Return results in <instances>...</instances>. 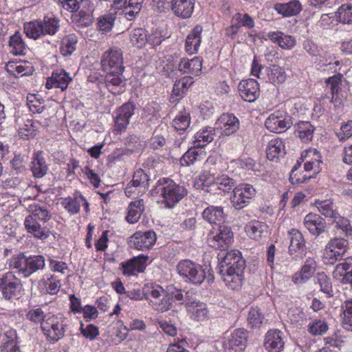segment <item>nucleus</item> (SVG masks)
<instances>
[{
	"mask_svg": "<svg viewBox=\"0 0 352 352\" xmlns=\"http://www.w3.org/2000/svg\"><path fill=\"white\" fill-rule=\"evenodd\" d=\"M30 214L25 219L24 226L27 232L35 239L45 241L52 232L45 226H42L38 221L47 222L50 218V212L43 206L38 204H32L29 206Z\"/></svg>",
	"mask_w": 352,
	"mask_h": 352,
	"instance_id": "nucleus-1",
	"label": "nucleus"
},
{
	"mask_svg": "<svg viewBox=\"0 0 352 352\" xmlns=\"http://www.w3.org/2000/svg\"><path fill=\"white\" fill-rule=\"evenodd\" d=\"M153 195H160L162 197V203L167 208H173L187 194L186 189L176 184L169 178L160 179L154 188L151 190Z\"/></svg>",
	"mask_w": 352,
	"mask_h": 352,
	"instance_id": "nucleus-2",
	"label": "nucleus"
},
{
	"mask_svg": "<svg viewBox=\"0 0 352 352\" xmlns=\"http://www.w3.org/2000/svg\"><path fill=\"white\" fill-rule=\"evenodd\" d=\"M60 28V21L54 15H46L39 19L25 23L24 32L28 38L34 40L46 35H54Z\"/></svg>",
	"mask_w": 352,
	"mask_h": 352,
	"instance_id": "nucleus-3",
	"label": "nucleus"
},
{
	"mask_svg": "<svg viewBox=\"0 0 352 352\" xmlns=\"http://www.w3.org/2000/svg\"><path fill=\"white\" fill-rule=\"evenodd\" d=\"M69 320L61 314L48 316L42 322L41 330L48 341L56 343L64 338Z\"/></svg>",
	"mask_w": 352,
	"mask_h": 352,
	"instance_id": "nucleus-4",
	"label": "nucleus"
},
{
	"mask_svg": "<svg viewBox=\"0 0 352 352\" xmlns=\"http://www.w3.org/2000/svg\"><path fill=\"white\" fill-rule=\"evenodd\" d=\"M348 241L343 238L335 237L330 240L324 250L323 258L324 264H349L342 258V255L346 250Z\"/></svg>",
	"mask_w": 352,
	"mask_h": 352,
	"instance_id": "nucleus-5",
	"label": "nucleus"
},
{
	"mask_svg": "<svg viewBox=\"0 0 352 352\" xmlns=\"http://www.w3.org/2000/svg\"><path fill=\"white\" fill-rule=\"evenodd\" d=\"M217 270L229 289L238 290L241 287L243 280V265H217Z\"/></svg>",
	"mask_w": 352,
	"mask_h": 352,
	"instance_id": "nucleus-6",
	"label": "nucleus"
},
{
	"mask_svg": "<svg viewBox=\"0 0 352 352\" xmlns=\"http://www.w3.org/2000/svg\"><path fill=\"white\" fill-rule=\"evenodd\" d=\"M210 265H177L178 273L193 284H201L206 276V271L208 272V282H212L213 276L210 274Z\"/></svg>",
	"mask_w": 352,
	"mask_h": 352,
	"instance_id": "nucleus-7",
	"label": "nucleus"
},
{
	"mask_svg": "<svg viewBox=\"0 0 352 352\" xmlns=\"http://www.w3.org/2000/svg\"><path fill=\"white\" fill-rule=\"evenodd\" d=\"M255 195L256 190L252 185L240 184L234 188L230 201L235 209L240 210L246 207Z\"/></svg>",
	"mask_w": 352,
	"mask_h": 352,
	"instance_id": "nucleus-8",
	"label": "nucleus"
},
{
	"mask_svg": "<svg viewBox=\"0 0 352 352\" xmlns=\"http://www.w3.org/2000/svg\"><path fill=\"white\" fill-rule=\"evenodd\" d=\"M101 66L107 72H114L122 74L124 67L122 66V53L118 47L110 48L104 52L102 56Z\"/></svg>",
	"mask_w": 352,
	"mask_h": 352,
	"instance_id": "nucleus-9",
	"label": "nucleus"
},
{
	"mask_svg": "<svg viewBox=\"0 0 352 352\" xmlns=\"http://www.w3.org/2000/svg\"><path fill=\"white\" fill-rule=\"evenodd\" d=\"M21 290L19 278L13 272H7L1 278L0 291L6 300L19 298Z\"/></svg>",
	"mask_w": 352,
	"mask_h": 352,
	"instance_id": "nucleus-10",
	"label": "nucleus"
},
{
	"mask_svg": "<svg viewBox=\"0 0 352 352\" xmlns=\"http://www.w3.org/2000/svg\"><path fill=\"white\" fill-rule=\"evenodd\" d=\"M234 241V234L230 226L219 225L217 232L208 238V245L217 250H227Z\"/></svg>",
	"mask_w": 352,
	"mask_h": 352,
	"instance_id": "nucleus-11",
	"label": "nucleus"
},
{
	"mask_svg": "<svg viewBox=\"0 0 352 352\" xmlns=\"http://www.w3.org/2000/svg\"><path fill=\"white\" fill-rule=\"evenodd\" d=\"M135 108L133 102H129L122 104L116 111L114 118V133L119 134L126 129Z\"/></svg>",
	"mask_w": 352,
	"mask_h": 352,
	"instance_id": "nucleus-12",
	"label": "nucleus"
},
{
	"mask_svg": "<svg viewBox=\"0 0 352 352\" xmlns=\"http://www.w3.org/2000/svg\"><path fill=\"white\" fill-rule=\"evenodd\" d=\"M156 234L153 230L136 232L129 238V244L131 248L145 250L150 249L155 243Z\"/></svg>",
	"mask_w": 352,
	"mask_h": 352,
	"instance_id": "nucleus-13",
	"label": "nucleus"
},
{
	"mask_svg": "<svg viewBox=\"0 0 352 352\" xmlns=\"http://www.w3.org/2000/svg\"><path fill=\"white\" fill-rule=\"evenodd\" d=\"M248 342V331L243 328L234 329L230 334L227 342L225 343L226 349L230 352H243Z\"/></svg>",
	"mask_w": 352,
	"mask_h": 352,
	"instance_id": "nucleus-14",
	"label": "nucleus"
},
{
	"mask_svg": "<svg viewBox=\"0 0 352 352\" xmlns=\"http://www.w3.org/2000/svg\"><path fill=\"white\" fill-rule=\"evenodd\" d=\"M263 346L268 352H280L285 346L284 333L276 329H270L265 336Z\"/></svg>",
	"mask_w": 352,
	"mask_h": 352,
	"instance_id": "nucleus-15",
	"label": "nucleus"
},
{
	"mask_svg": "<svg viewBox=\"0 0 352 352\" xmlns=\"http://www.w3.org/2000/svg\"><path fill=\"white\" fill-rule=\"evenodd\" d=\"M238 90L241 98L249 102H254L260 95L259 85L254 79L241 81L238 86Z\"/></svg>",
	"mask_w": 352,
	"mask_h": 352,
	"instance_id": "nucleus-16",
	"label": "nucleus"
},
{
	"mask_svg": "<svg viewBox=\"0 0 352 352\" xmlns=\"http://www.w3.org/2000/svg\"><path fill=\"white\" fill-rule=\"evenodd\" d=\"M187 315L195 321H204L209 318V310L206 303L200 300H190L186 302Z\"/></svg>",
	"mask_w": 352,
	"mask_h": 352,
	"instance_id": "nucleus-17",
	"label": "nucleus"
},
{
	"mask_svg": "<svg viewBox=\"0 0 352 352\" xmlns=\"http://www.w3.org/2000/svg\"><path fill=\"white\" fill-rule=\"evenodd\" d=\"M290 119L286 118L280 112L272 113L265 120L266 128L273 133H281L291 126Z\"/></svg>",
	"mask_w": 352,
	"mask_h": 352,
	"instance_id": "nucleus-18",
	"label": "nucleus"
},
{
	"mask_svg": "<svg viewBox=\"0 0 352 352\" xmlns=\"http://www.w3.org/2000/svg\"><path fill=\"white\" fill-rule=\"evenodd\" d=\"M195 0H173L167 9L171 10L177 17L188 19L191 16Z\"/></svg>",
	"mask_w": 352,
	"mask_h": 352,
	"instance_id": "nucleus-19",
	"label": "nucleus"
},
{
	"mask_svg": "<svg viewBox=\"0 0 352 352\" xmlns=\"http://www.w3.org/2000/svg\"><path fill=\"white\" fill-rule=\"evenodd\" d=\"M203 59L196 56L192 59L182 58L178 64V70L182 74L198 76L201 73Z\"/></svg>",
	"mask_w": 352,
	"mask_h": 352,
	"instance_id": "nucleus-20",
	"label": "nucleus"
},
{
	"mask_svg": "<svg viewBox=\"0 0 352 352\" xmlns=\"http://www.w3.org/2000/svg\"><path fill=\"white\" fill-rule=\"evenodd\" d=\"M71 81L72 78L68 72L63 69H57L47 80L45 87L48 89L56 87L60 88L61 91H65Z\"/></svg>",
	"mask_w": 352,
	"mask_h": 352,
	"instance_id": "nucleus-21",
	"label": "nucleus"
},
{
	"mask_svg": "<svg viewBox=\"0 0 352 352\" xmlns=\"http://www.w3.org/2000/svg\"><path fill=\"white\" fill-rule=\"evenodd\" d=\"M225 135H230L238 131L240 126L239 119L231 113H223L217 123Z\"/></svg>",
	"mask_w": 352,
	"mask_h": 352,
	"instance_id": "nucleus-22",
	"label": "nucleus"
},
{
	"mask_svg": "<svg viewBox=\"0 0 352 352\" xmlns=\"http://www.w3.org/2000/svg\"><path fill=\"white\" fill-rule=\"evenodd\" d=\"M304 225L310 233L318 236L324 231L326 222L320 215L309 213L304 219Z\"/></svg>",
	"mask_w": 352,
	"mask_h": 352,
	"instance_id": "nucleus-23",
	"label": "nucleus"
},
{
	"mask_svg": "<svg viewBox=\"0 0 352 352\" xmlns=\"http://www.w3.org/2000/svg\"><path fill=\"white\" fill-rule=\"evenodd\" d=\"M290 245L289 252L291 255L295 254V257H301L305 247V240L302 234L296 229H292L289 231Z\"/></svg>",
	"mask_w": 352,
	"mask_h": 352,
	"instance_id": "nucleus-24",
	"label": "nucleus"
},
{
	"mask_svg": "<svg viewBox=\"0 0 352 352\" xmlns=\"http://www.w3.org/2000/svg\"><path fill=\"white\" fill-rule=\"evenodd\" d=\"M202 26L197 25L190 32L186 39V51L189 54H193L198 52L201 42Z\"/></svg>",
	"mask_w": 352,
	"mask_h": 352,
	"instance_id": "nucleus-25",
	"label": "nucleus"
},
{
	"mask_svg": "<svg viewBox=\"0 0 352 352\" xmlns=\"http://www.w3.org/2000/svg\"><path fill=\"white\" fill-rule=\"evenodd\" d=\"M122 74L114 72H107L105 77V84L108 90L113 95H119L124 91V82Z\"/></svg>",
	"mask_w": 352,
	"mask_h": 352,
	"instance_id": "nucleus-26",
	"label": "nucleus"
},
{
	"mask_svg": "<svg viewBox=\"0 0 352 352\" xmlns=\"http://www.w3.org/2000/svg\"><path fill=\"white\" fill-rule=\"evenodd\" d=\"M235 181L228 176L227 175H219L214 178L213 182L210 186H208L210 189H207L208 192H210L212 189L218 190L223 192L224 193L229 192L231 190L235 187Z\"/></svg>",
	"mask_w": 352,
	"mask_h": 352,
	"instance_id": "nucleus-27",
	"label": "nucleus"
},
{
	"mask_svg": "<svg viewBox=\"0 0 352 352\" xmlns=\"http://www.w3.org/2000/svg\"><path fill=\"white\" fill-rule=\"evenodd\" d=\"M285 146L282 139L276 138L270 141L266 149L267 157L271 161H276L285 154Z\"/></svg>",
	"mask_w": 352,
	"mask_h": 352,
	"instance_id": "nucleus-28",
	"label": "nucleus"
},
{
	"mask_svg": "<svg viewBox=\"0 0 352 352\" xmlns=\"http://www.w3.org/2000/svg\"><path fill=\"white\" fill-rule=\"evenodd\" d=\"M1 352H20L16 330L11 329L4 333Z\"/></svg>",
	"mask_w": 352,
	"mask_h": 352,
	"instance_id": "nucleus-29",
	"label": "nucleus"
},
{
	"mask_svg": "<svg viewBox=\"0 0 352 352\" xmlns=\"http://www.w3.org/2000/svg\"><path fill=\"white\" fill-rule=\"evenodd\" d=\"M168 136L166 125H159L154 130L153 135L150 139V146L154 150L163 148L166 145V137Z\"/></svg>",
	"mask_w": 352,
	"mask_h": 352,
	"instance_id": "nucleus-30",
	"label": "nucleus"
},
{
	"mask_svg": "<svg viewBox=\"0 0 352 352\" xmlns=\"http://www.w3.org/2000/svg\"><path fill=\"white\" fill-rule=\"evenodd\" d=\"M295 128V135L302 142L307 143L312 140L315 128L309 122H300Z\"/></svg>",
	"mask_w": 352,
	"mask_h": 352,
	"instance_id": "nucleus-31",
	"label": "nucleus"
},
{
	"mask_svg": "<svg viewBox=\"0 0 352 352\" xmlns=\"http://www.w3.org/2000/svg\"><path fill=\"white\" fill-rule=\"evenodd\" d=\"M202 217L211 224L219 226L224 219L223 208L221 206H209L203 211Z\"/></svg>",
	"mask_w": 352,
	"mask_h": 352,
	"instance_id": "nucleus-32",
	"label": "nucleus"
},
{
	"mask_svg": "<svg viewBox=\"0 0 352 352\" xmlns=\"http://www.w3.org/2000/svg\"><path fill=\"white\" fill-rule=\"evenodd\" d=\"M31 170L35 177H43L48 170V166L43 156L41 153H34L31 162Z\"/></svg>",
	"mask_w": 352,
	"mask_h": 352,
	"instance_id": "nucleus-33",
	"label": "nucleus"
},
{
	"mask_svg": "<svg viewBox=\"0 0 352 352\" xmlns=\"http://www.w3.org/2000/svg\"><path fill=\"white\" fill-rule=\"evenodd\" d=\"M274 9L284 16H291L300 12L301 5L298 1L292 0L287 3H277L274 6Z\"/></svg>",
	"mask_w": 352,
	"mask_h": 352,
	"instance_id": "nucleus-34",
	"label": "nucleus"
},
{
	"mask_svg": "<svg viewBox=\"0 0 352 352\" xmlns=\"http://www.w3.org/2000/svg\"><path fill=\"white\" fill-rule=\"evenodd\" d=\"M215 135V129L212 127L207 126L195 134V144L196 146L203 148L206 144L211 142Z\"/></svg>",
	"mask_w": 352,
	"mask_h": 352,
	"instance_id": "nucleus-35",
	"label": "nucleus"
},
{
	"mask_svg": "<svg viewBox=\"0 0 352 352\" xmlns=\"http://www.w3.org/2000/svg\"><path fill=\"white\" fill-rule=\"evenodd\" d=\"M144 210L143 199H139L131 202L128 206V212L126 217V221L130 223H136Z\"/></svg>",
	"mask_w": 352,
	"mask_h": 352,
	"instance_id": "nucleus-36",
	"label": "nucleus"
},
{
	"mask_svg": "<svg viewBox=\"0 0 352 352\" xmlns=\"http://www.w3.org/2000/svg\"><path fill=\"white\" fill-rule=\"evenodd\" d=\"M45 259L42 255H28L19 252L14 254L11 259L10 264H44Z\"/></svg>",
	"mask_w": 352,
	"mask_h": 352,
	"instance_id": "nucleus-37",
	"label": "nucleus"
},
{
	"mask_svg": "<svg viewBox=\"0 0 352 352\" xmlns=\"http://www.w3.org/2000/svg\"><path fill=\"white\" fill-rule=\"evenodd\" d=\"M81 200H83V196L80 192H75L72 197H65L62 205L69 214H75L80 210Z\"/></svg>",
	"mask_w": 352,
	"mask_h": 352,
	"instance_id": "nucleus-38",
	"label": "nucleus"
},
{
	"mask_svg": "<svg viewBox=\"0 0 352 352\" xmlns=\"http://www.w3.org/2000/svg\"><path fill=\"white\" fill-rule=\"evenodd\" d=\"M10 52L14 55H22L26 50V44L23 41L19 32H16L10 37L9 40Z\"/></svg>",
	"mask_w": 352,
	"mask_h": 352,
	"instance_id": "nucleus-39",
	"label": "nucleus"
},
{
	"mask_svg": "<svg viewBox=\"0 0 352 352\" xmlns=\"http://www.w3.org/2000/svg\"><path fill=\"white\" fill-rule=\"evenodd\" d=\"M219 264H239L242 260L241 252L237 250H233L226 252L225 250H221L217 254Z\"/></svg>",
	"mask_w": 352,
	"mask_h": 352,
	"instance_id": "nucleus-40",
	"label": "nucleus"
},
{
	"mask_svg": "<svg viewBox=\"0 0 352 352\" xmlns=\"http://www.w3.org/2000/svg\"><path fill=\"white\" fill-rule=\"evenodd\" d=\"M341 319L343 327L352 331V299L346 300L341 305Z\"/></svg>",
	"mask_w": 352,
	"mask_h": 352,
	"instance_id": "nucleus-41",
	"label": "nucleus"
},
{
	"mask_svg": "<svg viewBox=\"0 0 352 352\" xmlns=\"http://www.w3.org/2000/svg\"><path fill=\"white\" fill-rule=\"evenodd\" d=\"M328 329V324L324 319H314L307 325V331L314 336H322Z\"/></svg>",
	"mask_w": 352,
	"mask_h": 352,
	"instance_id": "nucleus-42",
	"label": "nucleus"
},
{
	"mask_svg": "<svg viewBox=\"0 0 352 352\" xmlns=\"http://www.w3.org/2000/svg\"><path fill=\"white\" fill-rule=\"evenodd\" d=\"M77 43L78 38L74 34L63 37L60 48L61 54L63 56L71 55L76 50Z\"/></svg>",
	"mask_w": 352,
	"mask_h": 352,
	"instance_id": "nucleus-43",
	"label": "nucleus"
},
{
	"mask_svg": "<svg viewBox=\"0 0 352 352\" xmlns=\"http://www.w3.org/2000/svg\"><path fill=\"white\" fill-rule=\"evenodd\" d=\"M268 80L273 84L282 83L285 80L284 69L278 65H273L266 68Z\"/></svg>",
	"mask_w": 352,
	"mask_h": 352,
	"instance_id": "nucleus-44",
	"label": "nucleus"
},
{
	"mask_svg": "<svg viewBox=\"0 0 352 352\" xmlns=\"http://www.w3.org/2000/svg\"><path fill=\"white\" fill-rule=\"evenodd\" d=\"M265 228V225L260 221H254L248 223L245 226V230L250 238L257 241L261 238Z\"/></svg>",
	"mask_w": 352,
	"mask_h": 352,
	"instance_id": "nucleus-45",
	"label": "nucleus"
},
{
	"mask_svg": "<svg viewBox=\"0 0 352 352\" xmlns=\"http://www.w3.org/2000/svg\"><path fill=\"white\" fill-rule=\"evenodd\" d=\"M192 83L193 80L192 76H185L177 80L174 84L172 95L179 98H182L184 93Z\"/></svg>",
	"mask_w": 352,
	"mask_h": 352,
	"instance_id": "nucleus-46",
	"label": "nucleus"
},
{
	"mask_svg": "<svg viewBox=\"0 0 352 352\" xmlns=\"http://www.w3.org/2000/svg\"><path fill=\"white\" fill-rule=\"evenodd\" d=\"M175 130L179 133L185 131L190 125V116L186 110L180 111L173 121Z\"/></svg>",
	"mask_w": 352,
	"mask_h": 352,
	"instance_id": "nucleus-47",
	"label": "nucleus"
},
{
	"mask_svg": "<svg viewBox=\"0 0 352 352\" xmlns=\"http://www.w3.org/2000/svg\"><path fill=\"white\" fill-rule=\"evenodd\" d=\"M10 272L17 274L20 278H27L33 272L39 269H43L45 265H10Z\"/></svg>",
	"mask_w": 352,
	"mask_h": 352,
	"instance_id": "nucleus-48",
	"label": "nucleus"
},
{
	"mask_svg": "<svg viewBox=\"0 0 352 352\" xmlns=\"http://www.w3.org/2000/svg\"><path fill=\"white\" fill-rule=\"evenodd\" d=\"M264 319V314L258 307L250 308L248 316V322L251 328H259Z\"/></svg>",
	"mask_w": 352,
	"mask_h": 352,
	"instance_id": "nucleus-49",
	"label": "nucleus"
},
{
	"mask_svg": "<svg viewBox=\"0 0 352 352\" xmlns=\"http://www.w3.org/2000/svg\"><path fill=\"white\" fill-rule=\"evenodd\" d=\"M340 23L344 24L352 23V4L344 3L340 6L336 12Z\"/></svg>",
	"mask_w": 352,
	"mask_h": 352,
	"instance_id": "nucleus-50",
	"label": "nucleus"
},
{
	"mask_svg": "<svg viewBox=\"0 0 352 352\" xmlns=\"http://www.w3.org/2000/svg\"><path fill=\"white\" fill-rule=\"evenodd\" d=\"M129 38L133 45L141 48L147 41L146 30L142 28L134 29L130 32Z\"/></svg>",
	"mask_w": 352,
	"mask_h": 352,
	"instance_id": "nucleus-51",
	"label": "nucleus"
},
{
	"mask_svg": "<svg viewBox=\"0 0 352 352\" xmlns=\"http://www.w3.org/2000/svg\"><path fill=\"white\" fill-rule=\"evenodd\" d=\"M150 304L153 309L162 313L169 310L172 305V298L169 294L161 297L160 299L150 300Z\"/></svg>",
	"mask_w": 352,
	"mask_h": 352,
	"instance_id": "nucleus-52",
	"label": "nucleus"
},
{
	"mask_svg": "<svg viewBox=\"0 0 352 352\" xmlns=\"http://www.w3.org/2000/svg\"><path fill=\"white\" fill-rule=\"evenodd\" d=\"M144 0H127L125 16L129 21H132L142 9Z\"/></svg>",
	"mask_w": 352,
	"mask_h": 352,
	"instance_id": "nucleus-53",
	"label": "nucleus"
},
{
	"mask_svg": "<svg viewBox=\"0 0 352 352\" xmlns=\"http://www.w3.org/2000/svg\"><path fill=\"white\" fill-rule=\"evenodd\" d=\"M314 269L311 265H302L300 272H296L292 276V280L295 284H301L309 280L314 272Z\"/></svg>",
	"mask_w": 352,
	"mask_h": 352,
	"instance_id": "nucleus-54",
	"label": "nucleus"
},
{
	"mask_svg": "<svg viewBox=\"0 0 352 352\" xmlns=\"http://www.w3.org/2000/svg\"><path fill=\"white\" fill-rule=\"evenodd\" d=\"M80 326L79 328L80 334L86 339L92 341L96 338L99 334V329L97 326L93 324H85L80 321Z\"/></svg>",
	"mask_w": 352,
	"mask_h": 352,
	"instance_id": "nucleus-55",
	"label": "nucleus"
},
{
	"mask_svg": "<svg viewBox=\"0 0 352 352\" xmlns=\"http://www.w3.org/2000/svg\"><path fill=\"white\" fill-rule=\"evenodd\" d=\"M116 20L113 14H107L100 16L98 19V28L102 32H108L111 30Z\"/></svg>",
	"mask_w": 352,
	"mask_h": 352,
	"instance_id": "nucleus-56",
	"label": "nucleus"
},
{
	"mask_svg": "<svg viewBox=\"0 0 352 352\" xmlns=\"http://www.w3.org/2000/svg\"><path fill=\"white\" fill-rule=\"evenodd\" d=\"M26 318L32 323L35 324H40L41 326L42 322L45 320L47 316L41 307H33L28 311Z\"/></svg>",
	"mask_w": 352,
	"mask_h": 352,
	"instance_id": "nucleus-57",
	"label": "nucleus"
},
{
	"mask_svg": "<svg viewBox=\"0 0 352 352\" xmlns=\"http://www.w3.org/2000/svg\"><path fill=\"white\" fill-rule=\"evenodd\" d=\"M43 285L44 286L43 291L51 295L56 294L61 286L60 280L54 276L44 280Z\"/></svg>",
	"mask_w": 352,
	"mask_h": 352,
	"instance_id": "nucleus-58",
	"label": "nucleus"
},
{
	"mask_svg": "<svg viewBox=\"0 0 352 352\" xmlns=\"http://www.w3.org/2000/svg\"><path fill=\"white\" fill-rule=\"evenodd\" d=\"M131 182L139 185L140 190H147L148 188V177L142 169H138L134 173Z\"/></svg>",
	"mask_w": 352,
	"mask_h": 352,
	"instance_id": "nucleus-59",
	"label": "nucleus"
},
{
	"mask_svg": "<svg viewBox=\"0 0 352 352\" xmlns=\"http://www.w3.org/2000/svg\"><path fill=\"white\" fill-rule=\"evenodd\" d=\"M342 78L343 75L338 73L326 79L325 82L330 87L332 99L336 95H338Z\"/></svg>",
	"mask_w": 352,
	"mask_h": 352,
	"instance_id": "nucleus-60",
	"label": "nucleus"
},
{
	"mask_svg": "<svg viewBox=\"0 0 352 352\" xmlns=\"http://www.w3.org/2000/svg\"><path fill=\"white\" fill-rule=\"evenodd\" d=\"M201 153H199L197 148L188 149L181 158L180 162L182 166H190L197 160H199Z\"/></svg>",
	"mask_w": 352,
	"mask_h": 352,
	"instance_id": "nucleus-61",
	"label": "nucleus"
},
{
	"mask_svg": "<svg viewBox=\"0 0 352 352\" xmlns=\"http://www.w3.org/2000/svg\"><path fill=\"white\" fill-rule=\"evenodd\" d=\"M317 204L318 209L322 215L333 219L338 214V212L333 210V204L330 200H324Z\"/></svg>",
	"mask_w": 352,
	"mask_h": 352,
	"instance_id": "nucleus-62",
	"label": "nucleus"
},
{
	"mask_svg": "<svg viewBox=\"0 0 352 352\" xmlns=\"http://www.w3.org/2000/svg\"><path fill=\"white\" fill-rule=\"evenodd\" d=\"M336 227L341 229L345 233L346 236L352 237V226L349 221L344 218L338 213L333 218Z\"/></svg>",
	"mask_w": 352,
	"mask_h": 352,
	"instance_id": "nucleus-63",
	"label": "nucleus"
},
{
	"mask_svg": "<svg viewBox=\"0 0 352 352\" xmlns=\"http://www.w3.org/2000/svg\"><path fill=\"white\" fill-rule=\"evenodd\" d=\"M335 272L342 276V283L352 285V265H336Z\"/></svg>",
	"mask_w": 352,
	"mask_h": 352,
	"instance_id": "nucleus-64",
	"label": "nucleus"
}]
</instances>
